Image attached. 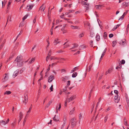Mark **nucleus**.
Returning <instances> with one entry per match:
<instances>
[{"instance_id": "f257e3e1", "label": "nucleus", "mask_w": 129, "mask_h": 129, "mask_svg": "<svg viewBox=\"0 0 129 129\" xmlns=\"http://www.w3.org/2000/svg\"><path fill=\"white\" fill-rule=\"evenodd\" d=\"M22 57L20 55L17 56L15 59V61H16L17 62V65L19 67H20L22 65Z\"/></svg>"}, {"instance_id": "f03ea898", "label": "nucleus", "mask_w": 129, "mask_h": 129, "mask_svg": "<svg viewBox=\"0 0 129 129\" xmlns=\"http://www.w3.org/2000/svg\"><path fill=\"white\" fill-rule=\"evenodd\" d=\"M71 122L72 126V128H73L76 125L77 121L76 120V118H73L71 119Z\"/></svg>"}, {"instance_id": "7ed1b4c3", "label": "nucleus", "mask_w": 129, "mask_h": 129, "mask_svg": "<svg viewBox=\"0 0 129 129\" xmlns=\"http://www.w3.org/2000/svg\"><path fill=\"white\" fill-rule=\"evenodd\" d=\"M4 75H5L4 76V78L2 79V82H4L7 81L9 78L8 75L7 73H6L4 74Z\"/></svg>"}, {"instance_id": "20e7f679", "label": "nucleus", "mask_w": 129, "mask_h": 129, "mask_svg": "<svg viewBox=\"0 0 129 129\" xmlns=\"http://www.w3.org/2000/svg\"><path fill=\"white\" fill-rule=\"evenodd\" d=\"M114 101L115 102L118 103L119 102L120 100V97L118 95V94H116L115 96Z\"/></svg>"}, {"instance_id": "39448f33", "label": "nucleus", "mask_w": 129, "mask_h": 129, "mask_svg": "<svg viewBox=\"0 0 129 129\" xmlns=\"http://www.w3.org/2000/svg\"><path fill=\"white\" fill-rule=\"evenodd\" d=\"M76 98V96L75 95H73L72 96L69 98L68 100H67V102H69L72 100H74Z\"/></svg>"}, {"instance_id": "423d86ee", "label": "nucleus", "mask_w": 129, "mask_h": 129, "mask_svg": "<svg viewBox=\"0 0 129 129\" xmlns=\"http://www.w3.org/2000/svg\"><path fill=\"white\" fill-rule=\"evenodd\" d=\"M19 71V70L18 69L14 72L13 75V76L14 78H15V77L18 75Z\"/></svg>"}, {"instance_id": "0eeeda50", "label": "nucleus", "mask_w": 129, "mask_h": 129, "mask_svg": "<svg viewBox=\"0 0 129 129\" xmlns=\"http://www.w3.org/2000/svg\"><path fill=\"white\" fill-rule=\"evenodd\" d=\"M125 40L123 39L122 40L120 41L119 43L120 44L122 45H124L126 43V42H125Z\"/></svg>"}, {"instance_id": "6e6552de", "label": "nucleus", "mask_w": 129, "mask_h": 129, "mask_svg": "<svg viewBox=\"0 0 129 129\" xmlns=\"http://www.w3.org/2000/svg\"><path fill=\"white\" fill-rule=\"evenodd\" d=\"M34 5L32 4L31 5H28L27 7L26 8L28 11H30L33 7Z\"/></svg>"}, {"instance_id": "1a4fd4ad", "label": "nucleus", "mask_w": 129, "mask_h": 129, "mask_svg": "<svg viewBox=\"0 0 129 129\" xmlns=\"http://www.w3.org/2000/svg\"><path fill=\"white\" fill-rule=\"evenodd\" d=\"M112 68H109L108 71H107L105 72V75H107L108 74H110L112 72Z\"/></svg>"}, {"instance_id": "9d476101", "label": "nucleus", "mask_w": 129, "mask_h": 129, "mask_svg": "<svg viewBox=\"0 0 129 129\" xmlns=\"http://www.w3.org/2000/svg\"><path fill=\"white\" fill-rule=\"evenodd\" d=\"M54 78V76L53 75H50V77H49V82H50L52 81Z\"/></svg>"}, {"instance_id": "9b49d317", "label": "nucleus", "mask_w": 129, "mask_h": 129, "mask_svg": "<svg viewBox=\"0 0 129 129\" xmlns=\"http://www.w3.org/2000/svg\"><path fill=\"white\" fill-rule=\"evenodd\" d=\"M95 7H96V8L97 9H101V8L103 7H104V5H96L95 6Z\"/></svg>"}, {"instance_id": "f8f14e48", "label": "nucleus", "mask_w": 129, "mask_h": 129, "mask_svg": "<svg viewBox=\"0 0 129 129\" xmlns=\"http://www.w3.org/2000/svg\"><path fill=\"white\" fill-rule=\"evenodd\" d=\"M23 116V114L21 112H20L19 113V119L18 120V122H19L21 120Z\"/></svg>"}, {"instance_id": "ddd939ff", "label": "nucleus", "mask_w": 129, "mask_h": 129, "mask_svg": "<svg viewBox=\"0 0 129 129\" xmlns=\"http://www.w3.org/2000/svg\"><path fill=\"white\" fill-rule=\"evenodd\" d=\"M74 46L72 47V48H70V50H72L73 49H74L75 48L77 47L78 46V45L77 43H74L73 44Z\"/></svg>"}, {"instance_id": "4468645a", "label": "nucleus", "mask_w": 129, "mask_h": 129, "mask_svg": "<svg viewBox=\"0 0 129 129\" xmlns=\"http://www.w3.org/2000/svg\"><path fill=\"white\" fill-rule=\"evenodd\" d=\"M45 4V3H44L40 8V10L41 11H43L44 10L45 7H43V6Z\"/></svg>"}, {"instance_id": "2eb2a0df", "label": "nucleus", "mask_w": 129, "mask_h": 129, "mask_svg": "<svg viewBox=\"0 0 129 129\" xmlns=\"http://www.w3.org/2000/svg\"><path fill=\"white\" fill-rule=\"evenodd\" d=\"M95 38L96 40L97 41H99L100 40V36L98 34H96Z\"/></svg>"}, {"instance_id": "dca6fc26", "label": "nucleus", "mask_w": 129, "mask_h": 129, "mask_svg": "<svg viewBox=\"0 0 129 129\" xmlns=\"http://www.w3.org/2000/svg\"><path fill=\"white\" fill-rule=\"evenodd\" d=\"M61 107V106L60 104H58L57 106H56V111H57V110H60V109Z\"/></svg>"}, {"instance_id": "f3484780", "label": "nucleus", "mask_w": 129, "mask_h": 129, "mask_svg": "<svg viewBox=\"0 0 129 129\" xmlns=\"http://www.w3.org/2000/svg\"><path fill=\"white\" fill-rule=\"evenodd\" d=\"M58 40V39H55V40L53 42L54 45H56L58 43H59L60 42L57 41Z\"/></svg>"}, {"instance_id": "a211bd4d", "label": "nucleus", "mask_w": 129, "mask_h": 129, "mask_svg": "<svg viewBox=\"0 0 129 129\" xmlns=\"http://www.w3.org/2000/svg\"><path fill=\"white\" fill-rule=\"evenodd\" d=\"M1 126L5 125L7 124V123H6V121H5L3 120L1 121Z\"/></svg>"}, {"instance_id": "6ab92c4d", "label": "nucleus", "mask_w": 129, "mask_h": 129, "mask_svg": "<svg viewBox=\"0 0 129 129\" xmlns=\"http://www.w3.org/2000/svg\"><path fill=\"white\" fill-rule=\"evenodd\" d=\"M62 81L65 82L66 80H68L69 79V77L67 76H66L64 77H62Z\"/></svg>"}, {"instance_id": "aec40b11", "label": "nucleus", "mask_w": 129, "mask_h": 129, "mask_svg": "<svg viewBox=\"0 0 129 129\" xmlns=\"http://www.w3.org/2000/svg\"><path fill=\"white\" fill-rule=\"evenodd\" d=\"M71 28L73 29H78L79 27L77 26L71 25Z\"/></svg>"}, {"instance_id": "412c9836", "label": "nucleus", "mask_w": 129, "mask_h": 129, "mask_svg": "<svg viewBox=\"0 0 129 129\" xmlns=\"http://www.w3.org/2000/svg\"><path fill=\"white\" fill-rule=\"evenodd\" d=\"M53 119L54 120L56 121H59V120L58 117V118H57V117H56L55 115L54 117H53Z\"/></svg>"}, {"instance_id": "4be33fe9", "label": "nucleus", "mask_w": 129, "mask_h": 129, "mask_svg": "<svg viewBox=\"0 0 129 129\" xmlns=\"http://www.w3.org/2000/svg\"><path fill=\"white\" fill-rule=\"evenodd\" d=\"M55 56H50L49 55V59H50V60H55Z\"/></svg>"}, {"instance_id": "5701e85b", "label": "nucleus", "mask_w": 129, "mask_h": 129, "mask_svg": "<svg viewBox=\"0 0 129 129\" xmlns=\"http://www.w3.org/2000/svg\"><path fill=\"white\" fill-rule=\"evenodd\" d=\"M106 50H107V49L106 48L104 50V51L103 52V53L102 54V55L101 57V58L100 59V60H101V58H102L103 57V56L104 55H105L104 53H105L106 52Z\"/></svg>"}, {"instance_id": "b1692460", "label": "nucleus", "mask_w": 129, "mask_h": 129, "mask_svg": "<svg viewBox=\"0 0 129 129\" xmlns=\"http://www.w3.org/2000/svg\"><path fill=\"white\" fill-rule=\"evenodd\" d=\"M35 59V58H32L30 61H29V63H33Z\"/></svg>"}, {"instance_id": "393cba45", "label": "nucleus", "mask_w": 129, "mask_h": 129, "mask_svg": "<svg viewBox=\"0 0 129 129\" xmlns=\"http://www.w3.org/2000/svg\"><path fill=\"white\" fill-rule=\"evenodd\" d=\"M75 108H73L72 110L69 113V114L70 115L72 114L74 112V111L75 110Z\"/></svg>"}, {"instance_id": "a878e982", "label": "nucleus", "mask_w": 129, "mask_h": 129, "mask_svg": "<svg viewBox=\"0 0 129 129\" xmlns=\"http://www.w3.org/2000/svg\"><path fill=\"white\" fill-rule=\"evenodd\" d=\"M77 72H74L73 74L72 77L73 78H75L77 76Z\"/></svg>"}, {"instance_id": "bb28decb", "label": "nucleus", "mask_w": 129, "mask_h": 129, "mask_svg": "<svg viewBox=\"0 0 129 129\" xmlns=\"http://www.w3.org/2000/svg\"><path fill=\"white\" fill-rule=\"evenodd\" d=\"M55 60H64V59L63 58H60L59 57H55Z\"/></svg>"}, {"instance_id": "cd10ccee", "label": "nucleus", "mask_w": 129, "mask_h": 129, "mask_svg": "<svg viewBox=\"0 0 129 129\" xmlns=\"http://www.w3.org/2000/svg\"><path fill=\"white\" fill-rule=\"evenodd\" d=\"M117 42L116 41H113L112 43V46L113 47H114L116 44Z\"/></svg>"}, {"instance_id": "c85d7f7f", "label": "nucleus", "mask_w": 129, "mask_h": 129, "mask_svg": "<svg viewBox=\"0 0 129 129\" xmlns=\"http://www.w3.org/2000/svg\"><path fill=\"white\" fill-rule=\"evenodd\" d=\"M124 125H127V123L126 121V118L125 117L124 118Z\"/></svg>"}, {"instance_id": "c756f323", "label": "nucleus", "mask_w": 129, "mask_h": 129, "mask_svg": "<svg viewBox=\"0 0 129 129\" xmlns=\"http://www.w3.org/2000/svg\"><path fill=\"white\" fill-rule=\"evenodd\" d=\"M84 35V33H82L80 34L79 36V38H81L82 37H83Z\"/></svg>"}, {"instance_id": "7c9ffc66", "label": "nucleus", "mask_w": 129, "mask_h": 129, "mask_svg": "<svg viewBox=\"0 0 129 129\" xmlns=\"http://www.w3.org/2000/svg\"><path fill=\"white\" fill-rule=\"evenodd\" d=\"M28 15L27 14L25 15L22 18V20L23 21H24V20L27 18V17L28 16Z\"/></svg>"}, {"instance_id": "2f4dec72", "label": "nucleus", "mask_w": 129, "mask_h": 129, "mask_svg": "<svg viewBox=\"0 0 129 129\" xmlns=\"http://www.w3.org/2000/svg\"><path fill=\"white\" fill-rule=\"evenodd\" d=\"M11 92L10 91H6V92L4 93V94H11Z\"/></svg>"}, {"instance_id": "473e14b6", "label": "nucleus", "mask_w": 129, "mask_h": 129, "mask_svg": "<svg viewBox=\"0 0 129 129\" xmlns=\"http://www.w3.org/2000/svg\"><path fill=\"white\" fill-rule=\"evenodd\" d=\"M108 116V114H107L106 115V116H105V117L104 122H105V123L107 121V120Z\"/></svg>"}, {"instance_id": "72a5a7b5", "label": "nucleus", "mask_w": 129, "mask_h": 129, "mask_svg": "<svg viewBox=\"0 0 129 129\" xmlns=\"http://www.w3.org/2000/svg\"><path fill=\"white\" fill-rule=\"evenodd\" d=\"M107 37V33L105 32L104 33V39H106Z\"/></svg>"}, {"instance_id": "f704fd0d", "label": "nucleus", "mask_w": 129, "mask_h": 129, "mask_svg": "<svg viewBox=\"0 0 129 129\" xmlns=\"http://www.w3.org/2000/svg\"><path fill=\"white\" fill-rule=\"evenodd\" d=\"M89 4H88V5H86L85 6V8L86 9V10H88L89 9Z\"/></svg>"}, {"instance_id": "c9c22d12", "label": "nucleus", "mask_w": 129, "mask_h": 129, "mask_svg": "<svg viewBox=\"0 0 129 129\" xmlns=\"http://www.w3.org/2000/svg\"><path fill=\"white\" fill-rule=\"evenodd\" d=\"M123 4L125 6V7H127L129 6L128 3L124 2V3H123Z\"/></svg>"}, {"instance_id": "e433bc0d", "label": "nucleus", "mask_w": 129, "mask_h": 129, "mask_svg": "<svg viewBox=\"0 0 129 129\" xmlns=\"http://www.w3.org/2000/svg\"><path fill=\"white\" fill-rule=\"evenodd\" d=\"M53 85H52L51 87H50L49 89L50 90V91H53Z\"/></svg>"}, {"instance_id": "4c0bfd02", "label": "nucleus", "mask_w": 129, "mask_h": 129, "mask_svg": "<svg viewBox=\"0 0 129 129\" xmlns=\"http://www.w3.org/2000/svg\"><path fill=\"white\" fill-rule=\"evenodd\" d=\"M48 68L47 69V71L45 73V76L44 77H47L48 76Z\"/></svg>"}, {"instance_id": "58836bf2", "label": "nucleus", "mask_w": 129, "mask_h": 129, "mask_svg": "<svg viewBox=\"0 0 129 129\" xmlns=\"http://www.w3.org/2000/svg\"><path fill=\"white\" fill-rule=\"evenodd\" d=\"M81 2H82V3H83V5H88V3L84 2V1H82Z\"/></svg>"}, {"instance_id": "ea45409f", "label": "nucleus", "mask_w": 129, "mask_h": 129, "mask_svg": "<svg viewBox=\"0 0 129 129\" xmlns=\"http://www.w3.org/2000/svg\"><path fill=\"white\" fill-rule=\"evenodd\" d=\"M63 52V51L62 50H59L56 52V53H61Z\"/></svg>"}, {"instance_id": "a19ab883", "label": "nucleus", "mask_w": 129, "mask_h": 129, "mask_svg": "<svg viewBox=\"0 0 129 129\" xmlns=\"http://www.w3.org/2000/svg\"><path fill=\"white\" fill-rule=\"evenodd\" d=\"M95 103H94L92 105V108L91 109V113L92 112V111L93 110V108L95 106Z\"/></svg>"}, {"instance_id": "79ce46f5", "label": "nucleus", "mask_w": 129, "mask_h": 129, "mask_svg": "<svg viewBox=\"0 0 129 129\" xmlns=\"http://www.w3.org/2000/svg\"><path fill=\"white\" fill-rule=\"evenodd\" d=\"M129 24H128L127 26V27L126 29V31L127 32H128V31L129 30Z\"/></svg>"}, {"instance_id": "37998d69", "label": "nucleus", "mask_w": 129, "mask_h": 129, "mask_svg": "<svg viewBox=\"0 0 129 129\" xmlns=\"http://www.w3.org/2000/svg\"><path fill=\"white\" fill-rule=\"evenodd\" d=\"M70 81H67V86H66V87H68V86L70 84Z\"/></svg>"}, {"instance_id": "c03bdc74", "label": "nucleus", "mask_w": 129, "mask_h": 129, "mask_svg": "<svg viewBox=\"0 0 129 129\" xmlns=\"http://www.w3.org/2000/svg\"><path fill=\"white\" fill-rule=\"evenodd\" d=\"M90 46L91 47H93V42L92 41H90Z\"/></svg>"}, {"instance_id": "a18cd8bd", "label": "nucleus", "mask_w": 129, "mask_h": 129, "mask_svg": "<svg viewBox=\"0 0 129 129\" xmlns=\"http://www.w3.org/2000/svg\"><path fill=\"white\" fill-rule=\"evenodd\" d=\"M92 66V64H91L90 65V66H89L88 68H89V71H90L91 70V68Z\"/></svg>"}, {"instance_id": "49530a36", "label": "nucleus", "mask_w": 129, "mask_h": 129, "mask_svg": "<svg viewBox=\"0 0 129 129\" xmlns=\"http://www.w3.org/2000/svg\"><path fill=\"white\" fill-rule=\"evenodd\" d=\"M57 64V63L56 62L53 63L52 64H51V67L53 68V67L54 66V65H56Z\"/></svg>"}, {"instance_id": "de8ad7c7", "label": "nucleus", "mask_w": 129, "mask_h": 129, "mask_svg": "<svg viewBox=\"0 0 129 129\" xmlns=\"http://www.w3.org/2000/svg\"><path fill=\"white\" fill-rule=\"evenodd\" d=\"M125 61L124 60L122 59L121 60V63L122 64H124L125 63Z\"/></svg>"}, {"instance_id": "09e8293b", "label": "nucleus", "mask_w": 129, "mask_h": 129, "mask_svg": "<svg viewBox=\"0 0 129 129\" xmlns=\"http://www.w3.org/2000/svg\"><path fill=\"white\" fill-rule=\"evenodd\" d=\"M65 19L66 20H67V21L69 23H72V22L71 21L69 20V19H65Z\"/></svg>"}, {"instance_id": "8fccbe9b", "label": "nucleus", "mask_w": 129, "mask_h": 129, "mask_svg": "<svg viewBox=\"0 0 129 129\" xmlns=\"http://www.w3.org/2000/svg\"><path fill=\"white\" fill-rule=\"evenodd\" d=\"M7 2V1H4V2L3 1H2V7H3V3H4V4H6Z\"/></svg>"}, {"instance_id": "3c124183", "label": "nucleus", "mask_w": 129, "mask_h": 129, "mask_svg": "<svg viewBox=\"0 0 129 129\" xmlns=\"http://www.w3.org/2000/svg\"><path fill=\"white\" fill-rule=\"evenodd\" d=\"M113 34H110L109 35V37L110 38H111L113 37Z\"/></svg>"}, {"instance_id": "603ef678", "label": "nucleus", "mask_w": 129, "mask_h": 129, "mask_svg": "<svg viewBox=\"0 0 129 129\" xmlns=\"http://www.w3.org/2000/svg\"><path fill=\"white\" fill-rule=\"evenodd\" d=\"M76 68H77V67H76L74 68L73 69V70H72L71 71V73H73V72H74V71H75V70H76Z\"/></svg>"}, {"instance_id": "864d4df0", "label": "nucleus", "mask_w": 129, "mask_h": 129, "mask_svg": "<svg viewBox=\"0 0 129 129\" xmlns=\"http://www.w3.org/2000/svg\"><path fill=\"white\" fill-rule=\"evenodd\" d=\"M114 92L116 94H118V91L116 90H115L114 91Z\"/></svg>"}, {"instance_id": "5fc2aeb1", "label": "nucleus", "mask_w": 129, "mask_h": 129, "mask_svg": "<svg viewBox=\"0 0 129 129\" xmlns=\"http://www.w3.org/2000/svg\"><path fill=\"white\" fill-rule=\"evenodd\" d=\"M124 17V15L123 14L120 17V18L118 20H119L120 19H121L122 20L123 19Z\"/></svg>"}, {"instance_id": "6e6d98bb", "label": "nucleus", "mask_w": 129, "mask_h": 129, "mask_svg": "<svg viewBox=\"0 0 129 129\" xmlns=\"http://www.w3.org/2000/svg\"><path fill=\"white\" fill-rule=\"evenodd\" d=\"M36 18H37V17H35V18L34 19V20H33V22L34 23H35L36 22Z\"/></svg>"}, {"instance_id": "4d7b16f0", "label": "nucleus", "mask_w": 129, "mask_h": 129, "mask_svg": "<svg viewBox=\"0 0 129 129\" xmlns=\"http://www.w3.org/2000/svg\"><path fill=\"white\" fill-rule=\"evenodd\" d=\"M128 11H129L128 10H127L126 11V12H125L123 14L124 15H126L127 13L128 12Z\"/></svg>"}, {"instance_id": "13d9d810", "label": "nucleus", "mask_w": 129, "mask_h": 129, "mask_svg": "<svg viewBox=\"0 0 129 129\" xmlns=\"http://www.w3.org/2000/svg\"><path fill=\"white\" fill-rule=\"evenodd\" d=\"M56 24H57L58 23L60 22H59V20H57L56 21Z\"/></svg>"}, {"instance_id": "bf43d9fd", "label": "nucleus", "mask_w": 129, "mask_h": 129, "mask_svg": "<svg viewBox=\"0 0 129 129\" xmlns=\"http://www.w3.org/2000/svg\"><path fill=\"white\" fill-rule=\"evenodd\" d=\"M28 99H25V104H26V103H27V102L28 101Z\"/></svg>"}, {"instance_id": "052dcab7", "label": "nucleus", "mask_w": 129, "mask_h": 129, "mask_svg": "<svg viewBox=\"0 0 129 129\" xmlns=\"http://www.w3.org/2000/svg\"><path fill=\"white\" fill-rule=\"evenodd\" d=\"M79 23V20H76L75 22V24H78Z\"/></svg>"}, {"instance_id": "680f3d73", "label": "nucleus", "mask_w": 129, "mask_h": 129, "mask_svg": "<svg viewBox=\"0 0 129 129\" xmlns=\"http://www.w3.org/2000/svg\"><path fill=\"white\" fill-rule=\"evenodd\" d=\"M69 46V45H66L64 46V48H66Z\"/></svg>"}, {"instance_id": "e2e57ef3", "label": "nucleus", "mask_w": 129, "mask_h": 129, "mask_svg": "<svg viewBox=\"0 0 129 129\" xmlns=\"http://www.w3.org/2000/svg\"><path fill=\"white\" fill-rule=\"evenodd\" d=\"M61 73H63L66 72V70L64 69H62L61 70Z\"/></svg>"}, {"instance_id": "0e129e2a", "label": "nucleus", "mask_w": 129, "mask_h": 129, "mask_svg": "<svg viewBox=\"0 0 129 129\" xmlns=\"http://www.w3.org/2000/svg\"><path fill=\"white\" fill-rule=\"evenodd\" d=\"M69 13L70 12H72L74 11V10H69Z\"/></svg>"}, {"instance_id": "69168bd1", "label": "nucleus", "mask_w": 129, "mask_h": 129, "mask_svg": "<svg viewBox=\"0 0 129 129\" xmlns=\"http://www.w3.org/2000/svg\"><path fill=\"white\" fill-rule=\"evenodd\" d=\"M30 111H31L30 110H28V111L27 112V114H26V116L28 114H29V113H30Z\"/></svg>"}, {"instance_id": "338daca9", "label": "nucleus", "mask_w": 129, "mask_h": 129, "mask_svg": "<svg viewBox=\"0 0 129 129\" xmlns=\"http://www.w3.org/2000/svg\"><path fill=\"white\" fill-rule=\"evenodd\" d=\"M30 111H31L30 110H28V111L27 112V114H26V116L28 114H29V113H30Z\"/></svg>"}, {"instance_id": "774afa93", "label": "nucleus", "mask_w": 129, "mask_h": 129, "mask_svg": "<svg viewBox=\"0 0 129 129\" xmlns=\"http://www.w3.org/2000/svg\"><path fill=\"white\" fill-rule=\"evenodd\" d=\"M126 100L127 103H129V99L128 98L126 99Z\"/></svg>"}]
</instances>
